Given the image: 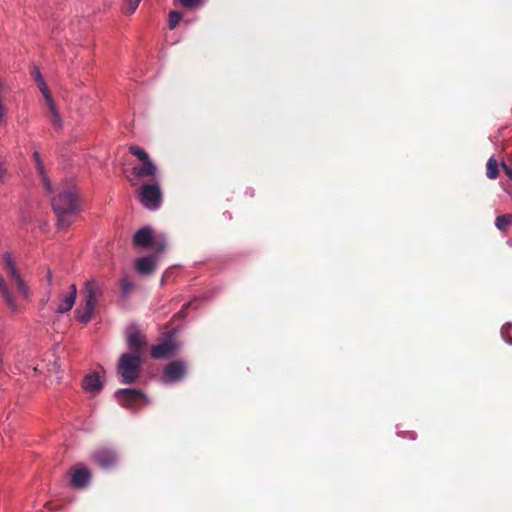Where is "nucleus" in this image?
Returning a JSON list of instances; mask_svg holds the SVG:
<instances>
[{
	"mask_svg": "<svg viewBox=\"0 0 512 512\" xmlns=\"http://www.w3.org/2000/svg\"><path fill=\"white\" fill-rule=\"evenodd\" d=\"M95 307L81 303L75 310V318L82 324L89 323L94 315Z\"/></svg>",
	"mask_w": 512,
	"mask_h": 512,
	"instance_id": "19",
	"label": "nucleus"
},
{
	"mask_svg": "<svg viewBox=\"0 0 512 512\" xmlns=\"http://www.w3.org/2000/svg\"><path fill=\"white\" fill-rule=\"evenodd\" d=\"M3 90H4V85L0 81V121L3 120L6 115V109L4 107L3 99H2Z\"/></svg>",
	"mask_w": 512,
	"mask_h": 512,
	"instance_id": "31",
	"label": "nucleus"
},
{
	"mask_svg": "<svg viewBox=\"0 0 512 512\" xmlns=\"http://www.w3.org/2000/svg\"><path fill=\"white\" fill-rule=\"evenodd\" d=\"M92 459L103 469L112 468L117 462V454L110 448H103L92 454Z\"/></svg>",
	"mask_w": 512,
	"mask_h": 512,
	"instance_id": "12",
	"label": "nucleus"
},
{
	"mask_svg": "<svg viewBox=\"0 0 512 512\" xmlns=\"http://www.w3.org/2000/svg\"><path fill=\"white\" fill-rule=\"evenodd\" d=\"M46 280H47L48 285H51V283H52V274H51L50 270L47 271Z\"/></svg>",
	"mask_w": 512,
	"mask_h": 512,
	"instance_id": "36",
	"label": "nucleus"
},
{
	"mask_svg": "<svg viewBox=\"0 0 512 512\" xmlns=\"http://www.w3.org/2000/svg\"><path fill=\"white\" fill-rule=\"evenodd\" d=\"M53 360H49V363H46V359L42 360L41 363L33 366L32 370L35 375H46L48 377L56 376V378H60V363L59 359L54 355H49Z\"/></svg>",
	"mask_w": 512,
	"mask_h": 512,
	"instance_id": "10",
	"label": "nucleus"
},
{
	"mask_svg": "<svg viewBox=\"0 0 512 512\" xmlns=\"http://www.w3.org/2000/svg\"><path fill=\"white\" fill-rule=\"evenodd\" d=\"M135 268L141 275H149L156 269V259L152 256L141 257L136 260Z\"/></svg>",
	"mask_w": 512,
	"mask_h": 512,
	"instance_id": "17",
	"label": "nucleus"
},
{
	"mask_svg": "<svg viewBox=\"0 0 512 512\" xmlns=\"http://www.w3.org/2000/svg\"><path fill=\"white\" fill-rule=\"evenodd\" d=\"M52 124L57 128V129H60L62 128V125H63V122H62V119H61V116L60 114H55L52 116Z\"/></svg>",
	"mask_w": 512,
	"mask_h": 512,
	"instance_id": "33",
	"label": "nucleus"
},
{
	"mask_svg": "<svg viewBox=\"0 0 512 512\" xmlns=\"http://www.w3.org/2000/svg\"><path fill=\"white\" fill-rule=\"evenodd\" d=\"M82 387L86 392L98 393L103 387L99 374L94 372L86 375L83 379Z\"/></svg>",
	"mask_w": 512,
	"mask_h": 512,
	"instance_id": "18",
	"label": "nucleus"
},
{
	"mask_svg": "<svg viewBox=\"0 0 512 512\" xmlns=\"http://www.w3.org/2000/svg\"><path fill=\"white\" fill-rule=\"evenodd\" d=\"M153 232L149 227H142L134 235V243L137 246L146 248L153 244Z\"/></svg>",
	"mask_w": 512,
	"mask_h": 512,
	"instance_id": "16",
	"label": "nucleus"
},
{
	"mask_svg": "<svg viewBox=\"0 0 512 512\" xmlns=\"http://www.w3.org/2000/svg\"><path fill=\"white\" fill-rule=\"evenodd\" d=\"M186 373V363L176 360L167 364L164 368L163 382L172 384L180 381Z\"/></svg>",
	"mask_w": 512,
	"mask_h": 512,
	"instance_id": "9",
	"label": "nucleus"
},
{
	"mask_svg": "<svg viewBox=\"0 0 512 512\" xmlns=\"http://www.w3.org/2000/svg\"><path fill=\"white\" fill-rule=\"evenodd\" d=\"M42 95H43V97L45 98V100H46V102L48 104V107H49V110L51 112V115L53 116L55 114H58L59 112H58V110L56 108V105H55V103H54V101L52 99V96H51L50 92L48 91V92H46V93H44Z\"/></svg>",
	"mask_w": 512,
	"mask_h": 512,
	"instance_id": "28",
	"label": "nucleus"
},
{
	"mask_svg": "<svg viewBox=\"0 0 512 512\" xmlns=\"http://www.w3.org/2000/svg\"><path fill=\"white\" fill-rule=\"evenodd\" d=\"M246 193H249V194H250V196H253L252 191L246 190Z\"/></svg>",
	"mask_w": 512,
	"mask_h": 512,
	"instance_id": "39",
	"label": "nucleus"
},
{
	"mask_svg": "<svg viewBox=\"0 0 512 512\" xmlns=\"http://www.w3.org/2000/svg\"><path fill=\"white\" fill-rule=\"evenodd\" d=\"M181 4L186 8H195L201 5L202 0H180Z\"/></svg>",
	"mask_w": 512,
	"mask_h": 512,
	"instance_id": "32",
	"label": "nucleus"
},
{
	"mask_svg": "<svg viewBox=\"0 0 512 512\" xmlns=\"http://www.w3.org/2000/svg\"><path fill=\"white\" fill-rule=\"evenodd\" d=\"M9 179V173L3 161L0 160V183H5Z\"/></svg>",
	"mask_w": 512,
	"mask_h": 512,
	"instance_id": "30",
	"label": "nucleus"
},
{
	"mask_svg": "<svg viewBox=\"0 0 512 512\" xmlns=\"http://www.w3.org/2000/svg\"><path fill=\"white\" fill-rule=\"evenodd\" d=\"M190 305H191V303H190V302H187V303L184 305V307H187V306H190Z\"/></svg>",
	"mask_w": 512,
	"mask_h": 512,
	"instance_id": "41",
	"label": "nucleus"
},
{
	"mask_svg": "<svg viewBox=\"0 0 512 512\" xmlns=\"http://www.w3.org/2000/svg\"><path fill=\"white\" fill-rule=\"evenodd\" d=\"M503 169L510 180H512V169L509 168L505 163H502Z\"/></svg>",
	"mask_w": 512,
	"mask_h": 512,
	"instance_id": "35",
	"label": "nucleus"
},
{
	"mask_svg": "<svg viewBox=\"0 0 512 512\" xmlns=\"http://www.w3.org/2000/svg\"><path fill=\"white\" fill-rule=\"evenodd\" d=\"M511 328H512V324L509 322L504 324L501 328V337L509 345H512V336H510Z\"/></svg>",
	"mask_w": 512,
	"mask_h": 512,
	"instance_id": "27",
	"label": "nucleus"
},
{
	"mask_svg": "<svg viewBox=\"0 0 512 512\" xmlns=\"http://www.w3.org/2000/svg\"><path fill=\"white\" fill-rule=\"evenodd\" d=\"M77 297V287L75 284L70 285V291L59 300L58 306L55 310L57 314H64L69 312L74 304Z\"/></svg>",
	"mask_w": 512,
	"mask_h": 512,
	"instance_id": "15",
	"label": "nucleus"
},
{
	"mask_svg": "<svg viewBox=\"0 0 512 512\" xmlns=\"http://www.w3.org/2000/svg\"><path fill=\"white\" fill-rule=\"evenodd\" d=\"M31 74H32L33 79L38 84V87H39L41 93L44 94V93L48 92L49 90H48L46 82L42 76L40 68L37 66H34Z\"/></svg>",
	"mask_w": 512,
	"mask_h": 512,
	"instance_id": "22",
	"label": "nucleus"
},
{
	"mask_svg": "<svg viewBox=\"0 0 512 512\" xmlns=\"http://www.w3.org/2000/svg\"><path fill=\"white\" fill-rule=\"evenodd\" d=\"M512 223V215L504 214L496 217L495 226L500 231H505Z\"/></svg>",
	"mask_w": 512,
	"mask_h": 512,
	"instance_id": "24",
	"label": "nucleus"
},
{
	"mask_svg": "<svg viewBox=\"0 0 512 512\" xmlns=\"http://www.w3.org/2000/svg\"><path fill=\"white\" fill-rule=\"evenodd\" d=\"M246 193H249V194H250V196H253L252 191L246 190Z\"/></svg>",
	"mask_w": 512,
	"mask_h": 512,
	"instance_id": "38",
	"label": "nucleus"
},
{
	"mask_svg": "<svg viewBox=\"0 0 512 512\" xmlns=\"http://www.w3.org/2000/svg\"><path fill=\"white\" fill-rule=\"evenodd\" d=\"M398 435L404 438L409 437L412 440L416 438V434L414 432H398Z\"/></svg>",
	"mask_w": 512,
	"mask_h": 512,
	"instance_id": "34",
	"label": "nucleus"
},
{
	"mask_svg": "<svg viewBox=\"0 0 512 512\" xmlns=\"http://www.w3.org/2000/svg\"><path fill=\"white\" fill-rule=\"evenodd\" d=\"M138 198L140 203L150 211H156L162 204V191L158 181L142 185Z\"/></svg>",
	"mask_w": 512,
	"mask_h": 512,
	"instance_id": "4",
	"label": "nucleus"
},
{
	"mask_svg": "<svg viewBox=\"0 0 512 512\" xmlns=\"http://www.w3.org/2000/svg\"><path fill=\"white\" fill-rule=\"evenodd\" d=\"M246 193H249V194H250V196H253L252 191L246 190Z\"/></svg>",
	"mask_w": 512,
	"mask_h": 512,
	"instance_id": "40",
	"label": "nucleus"
},
{
	"mask_svg": "<svg viewBox=\"0 0 512 512\" xmlns=\"http://www.w3.org/2000/svg\"><path fill=\"white\" fill-rule=\"evenodd\" d=\"M120 288H121V297L126 299L130 296V294L134 290L135 284L130 279L129 276L125 275L120 280Z\"/></svg>",
	"mask_w": 512,
	"mask_h": 512,
	"instance_id": "21",
	"label": "nucleus"
},
{
	"mask_svg": "<svg viewBox=\"0 0 512 512\" xmlns=\"http://www.w3.org/2000/svg\"><path fill=\"white\" fill-rule=\"evenodd\" d=\"M33 159L35 161L37 171H38L39 175L41 176V179H42V182L44 184L45 189L48 192H51L52 191V184H51L50 180L48 179V176H47V174L45 172L44 164L42 162V159H41L39 151L35 150L33 152Z\"/></svg>",
	"mask_w": 512,
	"mask_h": 512,
	"instance_id": "20",
	"label": "nucleus"
},
{
	"mask_svg": "<svg viewBox=\"0 0 512 512\" xmlns=\"http://www.w3.org/2000/svg\"><path fill=\"white\" fill-rule=\"evenodd\" d=\"M0 293L1 296L8 307V309L12 313H17L19 311V305L16 300V296L13 293L12 289L9 287L5 277L0 273Z\"/></svg>",
	"mask_w": 512,
	"mask_h": 512,
	"instance_id": "13",
	"label": "nucleus"
},
{
	"mask_svg": "<svg viewBox=\"0 0 512 512\" xmlns=\"http://www.w3.org/2000/svg\"><path fill=\"white\" fill-rule=\"evenodd\" d=\"M182 18V14L178 11H170L169 13V19H168V26L171 30L175 29L178 25L179 21Z\"/></svg>",
	"mask_w": 512,
	"mask_h": 512,
	"instance_id": "25",
	"label": "nucleus"
},
{
	"mask_svg": "<svg viewBox=\"0 0 512 512\" xmlns=\"http://www.w3.org/2000/svg\"><path fill=\"white\" fill-rule=\"evenodd\" d=\"M141 0H126L125 4H124V7H123V12L125 14H133L136 9L138 8L139 4H140Z\"/></svg>",
	"mask_w": 512,
	"mask_h": 512,
	"instance_id": "26",
	"label": "nucleus"
},
{
	"mask_svg": "<svg viewBox=\"0 0 512 512\" xmlns=\"http://www.w3.org/2000/svg\"><path fill=\"white\" fill-rule=\"evenodd\" d=\"M52 208L57 216L58 226L66 228L72 223V218L80 213L81 201L73 189H65L52 198Z\"/></svg>",
	"mask_w": 512,
	"mask_h": 512,
	"instance_id": "1",
	"label": "nucleus"
},
{
	"mask_svg": "<svg viewBox=\"0 0 512 512\" xmlns=\"http://www.w3.org/2000/svg\"><path fill=\"white\" fill-rule=\"evenodd\" d=\"M151 246H153L157 252H162L166 247L165 237L161 236L156 240L153 239V244Z\"/></svg>",
	"mask_w": 512,
	"mask_h": 512,
	"instance_id": "29",
	"label": "nucleus"
},
{
	"mask_svg": "<svg viewBox=\"0 0 512 512\" xmlns=\"http://www.w3.org/2000/svg\"><path fill=\"white\" fill-rule=\"evenodd\" d=\"M115 397L123 407L128 409H136L139 401H143L144 404L148 403L146 395L135 388L119 389L115 392Z\"/></svg>",
	"mask_w": 512,
	"mask_h": 512,
	"instance_id": "6",
	"label": "nucleus"
},
{
	"mask_svg": "<svg viewBox=\"0 0 512 512\" xmlns=\"http://www.w3.org/2000/svg\"><path fill=\"white\" fill-rule=\"evenodd\" d=\"M486 166H487V169H486L487 177L489 179H496L499 175L497 161L493 157H490L487 161Z\"/></svg>",
	"mask_w": 512,
	"mask_h": 512,
	"instance_id": "23",
	"label": "nucleus"
},
{
	"mask_svg": "<svg viewBox=\"0 0 512 512\" xmlns=\"http://www.w3.org/2000/svg\"><path fill=\"white\" fill-rule=\"evenodd\" d=\"M49 297H50V292L47 293L46 298H43V300H42L43 305L47 303V301L49 300Z\"/></svg>",
	"mask_w": 512,
	"mask_h": 512,
	"instance_id": "37",
	"label": "nucleus"
},
{
	"mask_svg": "<svg viewBox=\"0 0 512 512\" xmlns=\"http://www.w3.org/2000/svg\"><path fill=\"white\" fill-rule=\"evenodd\" d=\"M91 480L90 471L82 464L77 465L71 474L73 487L83 489L88 486Z\"/></svg>",
	"mask_w": 512,
	"mask_h": 512,
	"instance_id": "14",
	"label": "nucleus"
},
{
	"mask_svg": "<svg viewBox=\"0 0 512 512\" xmlns=\"http://www.w3.org/2000/svg\"><path fill=\"white\" fill-rule=\"evenodd\" d=\"M127 346L130 354L141 356L142 348L145 346L146 341L144 335L140 332L136 324L127 326L126 331Z\"/></svg>",
	"mask_w": 512,
	"mask_h": 512,
	"instance_id": "7",
	"label": "nucleus"
},
{
	"mask_svg": "<svg viewBox=\"0 0 512 512\" xmlns=\"http://www.w3.org/2000/svg\"><path fill=\"white\" fill-rule=\"evenodd\" d=\"M3 261L5 267L7 269L8 277L11 281H13L19 291V293L24 297L28 298L30 295L29 287L21 276L16 262L14 260L13 254L11 252H5L3 254Z\"/></svg>",
	"mask_w": 512,
	"mask_h": 512,
	"instance_id": "5",
	"label": "nucleus"
},
{
	"mask_svg": "<svg viewBox=\"0 0 512 512\" xmlns=\"http://www.w3.org/2000/svg\"><path fill=\"white\" fill-rule=\"evenodd\" d=\"M83 293V303L88 304V306L91 305L96 308L99 298L104 293V288L103 285H101L97 280L92 278L84 283Z\"/></svg>",
	"mask_w": 512,
	"mask_h": 512,
	"instance_id": "8",
	"label": "nucleus"
},
{
	"mask_svg": "<svg viewBox=\"0 0 512 512\" xmlns=\"http://www.w3.org/2000/svg\"><path fill=\"white\" fill-rule=\"evenodd\" d=\"M141 356L123 353L118 361L117 372L120 375L121 383L133 384L140 376Z\"/></svg>",
	"mask_w": 512,
	"mask_h": 512,
	"instance_id": "3",
	"label": "nucleus"
},
{
	"mask_svg": "<svg viewBox=\"0 0 512 512\" xmlns=\"http://www.w3.org/2000/svg\"><path fill=\"white\" fill-rule=\"evenodd\" d=\"M129 152L136 156L141 164L132 168L133 177L129 178L130 183L135 186L143 178H150L152 182L158 181L159 170L157 165L151 160L148 153L139 146H130Z\"/></svg>",
	"mask_w": 512,
	"mask_h": 512,
	"instance_id": "2",
	"label": "nucleus"
},
{
	"mask_svg": "<svg viewBox=\"0 0 512 512\" xmlns=\"http://www.w3.org/2000/svg\"><path fill=\"white\" fill-rule=\"evenodd\" d=\"M174 335H169V339L154 345L151 349V356L154 359H163L171 356L178 350V344L173 340Z\"/></svg>",
	"mask_w": 512,
	"mask_h": 512,
	"instance_id": "11",
	"label": "nucleus"
}]
</instances>
